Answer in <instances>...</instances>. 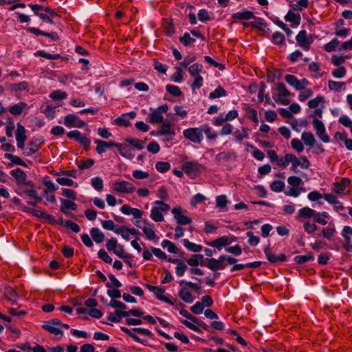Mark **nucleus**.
Wrapping results in <instances>:
<instances>
[{
    "label": "nucleus",
    "instance_id": "nucleus-1",
    "mask_svg": "<svg viewBox=\"0 0 352 352\" xmlns=\"http://www.w3.org/2000/svg\"><path fill=\"white\" fill-rule=\"evenodd\" d=\"M121 330L131 338L135 342L146 345V340L140 338L135 333L146 336L150 338H153V333L147 329L142 327H134L129 329L124 327H121Z\"/></svg>",
    "mask_w": 352,
    "mask_h": 352
},
{
    "label": "nucleus",
    "instance_id": "nucleus-2",
    "mask_svg": "<svg viewBox=\"0 0 352 352\" xmlns=\"http://www.w3.org/2000/svg\"><path fill=\"white\" fill-rule=\"evenodd\" d=\"M153 204L158 206L153 207L151 210L150 217L155 222H162L164 221L163 213L168 211L170 208L168 204L163 201H155Z\"/></svg>",
    "mask_w": 352,
    "mask_h": 352
},
{
    "label": "nucleus",
    "instance_id": "nucleus-3",
    "mask_svg": "<svg viewBox=\"0 0 352 352\" xmlns=\"http://www.w3.org/2000/svg\"><path fill=\"white\" fill-rule=\"evenodd\" d=\"M184 137L195 144H199L204 140L201 126L199 127L188 128L183 131Z\"/></svg>",
    "mask_w": 352,
    "mask_h": 352
},
{
    "label": "nucleus",
    "instance_id": "nucleus-4",
    "mask_svg": "<svg viewBox=\"0 0 352 352\" xmlns=\"http://www.w3.org/2000/svg\"><path fill=\"white\" fill-rule=\"evenodd\" d=\"M61 321L57 318H53L44 322L42 328L49 333L54 335L55 336L61 338L63 336V333L60 329Z\"/></svg>",
    "mask_w": 352,
    "mask_h": 352
},
{
    "label": "nucleus",
    "instance_id": "nucleus-5",
    "mask_svg": "<svg viewBox=\"0 0 352 352\" xmlns=\"http://www.w3.org/2000/svg\"><path fill=\"white\" fill-rule=\"evenodd\" d=\"M168 109V107L166 104L157 107L153 112L148 114V122L151 124L162 122L164 120L163 113H166Z\"/></svg>",
    "mask_w": 352,
    "mask_h": 352
},
{
    "label": "nucleus",
    "instance_id": "nucleus-6",
    "mask_svg": "<svg viewBox=\"0 0 352 352\" xmlns=\"http://www.w3.org/2000/svg\"><path fill=\"white\" fill-rule=\"evenodd\" d=\"M314 129L318 138L324 143H329L330 142L329 136L326 133V129L324 123L320 120L315 118L313 120Z\"/></svg>",
    "mask_w": 352,
    "mask_h": 352
},
{
    "label": "nucleus",
    "instance_id": "nucleus-7",
    "mask_svg": "<svg viewBox=\"0 0 352 352\" xmlns=\"http://www.w3.org/2000/svg\"><path fill=\"white\" fill-rule=\"evenodd\" d=\"M292 167L291 170L296 173V169L298 166H300L302 169H307L310 166V162L308 159L305 156H300L298 158L294 154H292V158L290 159Z\"/></svg>",
    "mask_w": 352,
    "mask_h": 352
},
{
    "label": "nucleus",
    "instance_id": "nucleus-8",
    "mask_svg": "<svg viewBox=\"0 0 352 352\" xmlns=\"http://www.w3.org/2000/svg\"><path fill=\"white\" fill-rule=\"evenodd\" d=\"M112 188L114 191L120 193H131L135 190V187L126 181H118L113 184Z\"/></svg>",
    "mask_w": 352,
    "mask_h": 352
},
{
    "label": "nucleus",
    "instance_id": "nucleus-9",
    "mask_svg": "<svg viewBox=\"0 0 352 352\" xmlns=\"http://www.w3.org/2000/svg\"><path fill=\"white\" fill-rule=\"evenodd\" d=\"M285 80L289 85L294 87L297 90L303 89L309 84L306 78L298 80L295 76L292 74L286 75Z\"/></svg>",
    "mask_w": 352,
    "mask_h": 352
},
{
    "label": "nucleus",
    "instance_id": "nucleus-10",
    "mask_svg": "<svg viewBox=\"0 0 352 352\" xmlns=\"http://www.w3.org/2000/svg\"><path fill=\"white\" fill-rule=\"evenodd\" d=\"M67 137L69 139H74L78 141L81 145L86 147L87 150L91 143V140L85 135L82 134L79 131L74 130L67 133Z\"/></svg>",
    "mask_w": 352,
    "mask_h": 352
},
{
    "label": "nucleus",
    "instance_id": "nucleus-11",
    "mask_svg": "<svg viewBox=\"0 0 352 352\" xmlns=\"http://www.w3.org/2000/svg\"><path fill=\"white\" fill-rule=\"evenodd\" d=\"M63 123L68 128H82L86 124L84 121L79 119V118L75 114H68L65 116Z\"/></svg>",
    "mask_w": 352,
    "mask_h": 352
},
{
    "label": "nucleus",
    "instance_id": "nucleus-12",
    "mask_svg": "<svg viewBox=\"0 0 352 352\" xmlns=\"http://www.w3.org/2000/svg\"><path fill=\"white\" fill-rule=\"evenodd\" d=\"M201 166L195 162H186L182 166V169L186 174L191 177L197 176L200 171Z\"/></svg>",
    "mask_w": 352,
    "mask_h": 352
},
{
    "label": "nucleus",
    "instance_id": "nucleus-13",
    "mask_svg": "<svg viewBox=\"0 0 352 352\" xmlns=\"http://www.w3.org/2000/svg\"><path fill=\"white\" fill-rule=\"evenodd\" d=\"M145 286L151 292L155 295L158 300L165 302L169 305H173V302L171 300L163 295L165 292V289L163 287L153 286L149 284H145Z\"/></svg>",
    "mask_w": 352,
    "mask_h": 352
},
{
    "label": "nucleus",
    "instance_id": "nucleus-14",
    "mask_svg": "<svg viewBox=\"0 0 352 352\" xmlns=\"http://www.w3.org/2000/svg\"><path fill=\"white\" fill-rule=\"evenodd\" d=\"M171 212L174 214V219L179 225H188L192 222V219L190 217L182 214L181 207H175L172 209Z\"/></svg>",
    "mask_w": 352,
    "mask_h": 352
},
{
    "label": "nucleus",
    "instance_id": "nucleus-15",
    "mask_svg": "<svg viewBox=\"0 0 352 352\" xmlns=\"http://www.w3.org/2000/svg\"><path fill=\"white\" fill-rule=\"evenodd\" d=\"M341 234L344 239L343 248L347 252H352V241L351 238L352 236V228L348 226H344Z\"/></svg>",
    "mask_w": 352,
    "mask_h": 352
},
{
    "label": "nucleus",
    "instance_id": "nucleus-16",
    "mask_svg": "<svg viewBox=\"0 0 352 352\" xmlns=\"http://www.w3.org/2000/svg\"><path fill=\"white\" fill-rule=\"evenodd\" d=\"M222 255H221L218 259L215 258H210L208 260L206 263H201V265H205L208 267L210 270L215 271L218 270H223L226 265L224 264L223 260L222 258Z\"/></svg>",
    "mask_w": 352,
    "mask_h": 352
},
{
    "label": "nucleus",
    "instance_id": "nucleus-17",
    "mask_svg": "<svg viewBox=\"0 0 352 352\" xmlns=\"http://www.w3.org/2000/svg\"><path fill=\"white\" fill-rule=\"evenodd\" d=\"M263 251L267 259L271 263L283 262L286 260V256L284 254H280L278 255L274 254L271 251L270 245L265 247Z\"/></svg>",
    "mask_w": 352,
    "mask_h": 352
},
{
    "label": "nucleus",
    "instance_id": "nucleus-18",
    "mask_svg": "<svg viewBox=\"0 0 352 352\" xmlns=\"http://www.w3.org/2000/svg\"><path fill=\"white\" fill-rule=\"evenodd\" d=\"M74 200H69L66 199H60V210L66 215H68L69 212L68 210H76L77 209V204L73 201Z\"/></svg>",
    "mask_w": 352,
    "mask_h": 352
},
{
    "label": "nucleus",
    "instance_id": "nucleus-19",
    "mask_svg": "<svg viewBox=\"0 0 352 352\" xmlns=\"http://www.w3.org/2000/svg\"><path fill=\"white\" fill-rule=\"evenodd\" d=\"M156 134L166 135V140L170 141L173 139L175 133L173 129H171L170 124L166 123L160 125Z\"/></svg>",
    "mask_w": 352,
    "mask_h": 352
},
{
    "label": "nucleus",
    "instance_id": "nucleus-20",
    "mask_svg": "<svg viewBox=\"0 0 352 352\" xmlns=\"http://www.w3.org/2000/svg\"><path fill=\"white\" fill-rule=\"evenodd\" d=\"M296 41L300 44L302 49L307 50L311 41H310L307 36V32L301 30L298 32L296 37Z\"/></svg>",
    "mask_w": 352,
    "mask_h": 352
},
{
    "label": "nucleus",
    "instance_id": "nucleus-21",
    "mask_svg": "<svg viewBox=\"0 0 352 352\" xmlns=\"http://www.w3.org/2000/svg\"><path fill=\"white\" fill-rule=\"evenodd\" d=\"M95 144H97L96 151L98 154H102L106 152V148L114 147L115 142L113 141L105 142L100 140H96Z\"/></svg>",
    "mask_w": 352,
    "mask_h": 352
},
{
    "label": "nucleus",
    "instance_id": "nucleus-22",
    "mask_svg": "<svg viewBox=\"0 0 352 352\" xmlns=\"http://www.w3.org/2000/svg\"><path fill=\"white\" fill-rule=\"evenodd\" d=\"M350 184V179L348 178H343L340 182L333 183V191L338 195H343L344 191Z\"/></svg>",
    "mask_w": 352,
    "mask_h": 352
},
{
    "label": "nucleus",
    "instance_id": "nucleus-23",
    "mask_svg": "<svg viewBox=\"0 0 352 352\" xmlns=\"http://www.w3.org/2000/svg\"><path fill=\"white\" fill-rule=\"evenodd\" d=\"M301 140L306 146L310 148H313L316 142L314 135L310 131H304L301 134Z\"/></svg>",
    "mask_w": 352,
    "mask_h": 352
},
{
    "label": "nucleus",
    "instance_id": "nucleus-24",
    "mask_svg": "<svg viewBox=\"0 0 352 352\" xmlns=\"http://www.w3.org/2000/svg\"><path fill=\"white\" fill-rule=\"evenodd\" d=\"M10 175L15 178L19 184H24L26 181V174L19 168L12 170Z\"/></svg>",
    "mask_w": 352,
    "mask_h": 352
},
{
    "label": "nucleus",
    "instance_id": "nucleus-25",
    "mask_svg": "<svg viewBox=\"0 0 352 352\" xmlns=\"http://www.w3.org/2000/svg\"><path fill=\"white\" fill-rule=\"evenodd\" d=\"M145 234L146 238L149 241H153L156 239L157 236L154 231V225L148 223L146 226H144L142 230Z\"/></svg>",
    "mask_w": 352,
    "mask_h": 352
},
{
    "label": "nucleus",
    "instance_id": "nucleus-26",
    "mask_svg": "<svg viewBox=\"0 0 352 352\" xmlns=\"http://www.w3.org/2000/svg\"><path fill=\"white\" fill-rule=\"evenodd\" d=\"M90 234L93 240L97 243H102L105 238L104 234L98 228H91Z\"/></svg>",
    "mask_w": 352,
    "mask_h": 352
},
{
    "label": "nucleus",
    "instance_id": "nucleus-27",
    "mask_svg": "<svg viewBox=\"0 0 352 352\" xmlns=\"http://www.w3.org/2000/svg\"><path fill=\"white\" fill-rule=\"evenodd\" d=\"M125 311H121L116 309L114 314H109L108 316V320L112 322H119L122 318H126Z\"/></svg>",
    "mask_w": 352,
    "mask_h": 352
},
{
    "label": "nucleus",
    "instance_id": "nucleus-28",
    "mask_svg": "<svg viewBox=\"0 0 352 352\" xmlns=\"http://www.w3.org/2000/svg\"><path fill=\"white\" fill-rule=\"evenodd\" d=\"M229 244L230 242L228 241V238L227 236H221L214 240L211 243H210V245H212L220 250L222 247H225Z\"/></svg>",
    "mask_w": 352,
    "mask_h": 352
},
{
    "label": "nucleus",
    "instance_id": "nucleus-29",
    "mask_svg": "<svg viewBox=\"0 0 352 352\" xmlns=\"http://www.w3.org/2000/svg\"><path fill=\"white\" fill-rule=\"evenodd\" d=\"M201 131L210 140H214L217 138V133L208 124L201 125Z\"/></svg>",
    "mask_w": 352,
    "mask_h": 352
},
{
    "label": "nucleus",
    "instance_id": "nucleus-30",
    "mask_svg": "<svg viewBox=\"0 0 352 352\" xmlns=\"http://www.w3.org/2000/svg\"><path fill=\"white\" fill-rule=\"evenodd\" d=\"M27 107L25 102H19L14 104L9 108V112L14 116H19L22 113L23 109Z\"/></svg>",
    "mask_w": 352,
    "mask_h": 352
},
{
    "label": "nucleus",
    "instance_id": "nucleus-31",
    "mask_svg": "<svg viewBox=\"0 0 352 352\" xmlns=\"http://www.w3.org/2000/svg\"><path fill=\"white\" fill-rule=\"evenodd\" d=\"M56 106H52L48 103H45L41 105V111L47 117L53 118L54 117L55 111L54 109Z\"/></svg>",
    "mask_w": 352,
    "mask_h": 352
},
{
    "label": "nucleus",
    "instance_id": "nucleus-32",
    "mask_svg": "<svg viewBox=\"0 0 352 352\" xmlns=\"http://www.w3.org/2000/svg\"><path fill=\"white\" fill-rule=\"evenodd\" d=\"M178 294L179 298L186 303H192L194 301V298L186 288H182Z\"/></svg>",
    "mask_w": 352,
    "mask_h": 352
},
{
    "label": "nucleus",
    "instance_id": "nucleus-33",
    "mask_svg": "<svg viewBox=\"0 0 352 352\" xmlns=\"http://www.w3.org/2000/svg\"><path fill=\"white\" fill-rule=\"evenodd\" d=\"M21 196L25 195L28 197L37 200V201H41L42 198L38 195L36 190L34 189H23L21 192H19Z\"/></svg>",
    "mask_w": 352,
    "mask_h": 352
},
{
    "label": "nucleus",
    "instance_id": "nucleus-34",
    "mask_svg": "<svg viewBox=\"0 0 352 352\" xmlns=\"http://www.w3.org/2000/svg\"><path fill=\"white\" fill-rule=\"evenodd\" d=\"M38 149V145L34 141H31L24 149L23 154L26 156H31L36 153Z\"/></svg>",
    "mask_w": 352,
    "mask_h": 352
},
{
    "label": "nucleus",
    "instance_id": "nucleus-35",
    "mask_svg": "<svg viewBox=\"0 0 352 352\" xmlns=\"http://www.w3.org/2000/svg\"><path fill=\"white\" fill-rule=\"evenodd\" d=\"M6 298L11 302L12 305H16L17 294L12 287H7L5 292Z\"/></svg>",
    "mask_w": 352,
    "mask_h": 352
},
{
    "label": "nucleus",
    "instance_id": "nucleus-36",
    "mask_svg": "<svg viewBox=\"0 0 352 352\" xmlns=\"http://www.w3.org/2000/svg\"><path fill=\"white\" fill-rule=\"evenodd\" d=\"M125 142L134 146L138 150H142L144 148L145 141H142L137 138H129L125 139Z\"/></svg>",
    "mask_w": 352,
    "mask_h": 352
},
{
    "label": "nucleus",
    "instance_id": "nucleus-37",
    "mask_svg": "<svg viewBox=\"0 0 352 352\" xmlns=\"http://www.w3.org/2000/svg\"><path fill=\"white\" fill-rule=\"evenodd\" d=\"M183 245L188 250L193 252H199L202 250V246L195 244L194 243H192L186 239H183Z\"/></svg>",
    "mask_w": 352,
    "mask_h": 352
},
{
    "label": "nucleus",
    "instance_id": "nucleus-38",
    "mask_svg": "<svg viewBox=\"0 0 352 352\" xmlns=\"http://www.w3.org/2000/svg\"><path fill=\"white\" fill-rule=\"evenodd\" d=\"M232 17L235 19L248 20L254 17V13L251 11L238 12Z\"/></svg>",
    "mask_w": 352,
    "mask_h": 352
},
{
    "label": "nucleus",
    "instance_id": "nucleus-39",
    "mask_svg": "<svg viewBox=\"0 0 352 352\" xmlns=\"http://www.w3.org/2000/svg\"><path fill=\"white\" fill-rule=\"evenodd\" d=\"M316 211L309 207H304L299 210L298 218H310L314 217Z\"/></svg>",
    "mask_w": 352,
    "mask_h": 352
},
{
    "label": "nucleus",
    "instance_id": "nucleus-40",
    "mask_svg": "<svg viewBox=\"0 0 352 352\" xmlns=\"http://www.w3.org/2000/svg\"><path fill=\"white\" fill-rule=\"evenodd\" d=\"M314 258V254L312 252H309L305 255H298L295 256L294 261L298 264H303L309 261L313 260Z\"/></svg>",
    "mask_w": 352,
    "mask_h": 352
},
{
    "label": "nucleus",
    "instance_id": "nucleus-41",
    "mask_svg": "<svg viewBox=\"0 0 352 352\" xmlns=\"http://www.w3.org/2000/svg\"><path fill=\"white\" fill-rule=\"evenodd\" d=\"M227 95L226 91L221 86L217 87L212 92L210 93L209 98L215 99Z\"/></svg>",
    "mask_w": 352,
    "mask_h": 352
},
{
    "label": "nucleus",
    "instance_id": "nucleus-42",
    "mask_svg": "<svg viewBox=\"0 0 352 352\" xmlns=\"http://www.w3.org/2000/svg\"><path fill=\"white\" fill-rule=\"evenodd\" d=\"M115 233L120 234L122 239L126 241H129L130 239V233L129 232V228L124 226H118L115 230Z\"/></svg>",
    "mask_w": 352,
    "mask_h": 352
},
{
    "label": "nucleus",
    "instance_id": "nucleus-43",
    "mask_svg": "<svg viewBox=\"0 0 352 352\" xmlns=\"http://www.w3.org/2000/svg\"><path fill=\"white\" fill-rule=\"evenodd\" d=\"M162 248H167V250L170 253L176 254L177 253L178 248L175 245V244L170 241L168 240H163L161 243Z\"/></svg>",
    "mask_w": 352,
    "mask_h": 352
},
{
    "label": "nucleus",
    "instance_id": "nucleus-44",
    "mask_svg": "<svg viewBox=\"0 0 352 352\" xmlns=\"http://www.w3.org/2000/svg\"><path fill=\"white\" fill-rule=\"evenodd\" d=\"M26 131L23 126L18 123L16 125V140H26Z\"/></svg>",
    "mask_w": 352,
    "mask_h": 352
},
{
    "label": "nucleus",
    "instance_id": "nucleus-45",
    "mask_svg": "<svg viewBox=\"0 0 352 352\" xmlns=\"http://www.w3.org/2000/svg\"><path fill=\"white\" fill-rule=\"evenodd\" d=\"M286 21L294 23L296 25H299L300 21V15L295 14L292 11H289L285 16Z\"/></svg>",
    "mask_w": 352,
    "mask_h": 352
},
{
    "label": "nucleus",
    "instance_id": "nucleus-46",
    "mask_svg": "<svg viewBox=\"0 0 352 352\" xmlns=\"http://www.w3.org/2000/svg\"><path fill=\"white\" fill-rule=\"evenodd\" d=\"M328 216L329 214L327 212H322L321 213L316 212L314 219L316 222L324 226L327 223L325 218L328 217Z\"/></svg>",
    "mask_w": 352,
    "mask_h": 352
},
{
    "label": "nucleus",
    "instance_id": "nucleus-47",
    "mask_svg": "<svg viewBox=\"0 0 352 352\" xmlns=\"http://www.w3.org/2000/svg\"><path fill=\"white\" fill-rule=\"evenodd\" d=\"M108 277H109V280H111V283L107 282L106 283L107 287H108V288H112V287L119 288V287H122V283L116 278V276L113 274H109L108 275Z\"/></svg>",
    "mask_w": 352,
    "mask_h": 352
},
{
    "label": "nucleus",
    "instance_id": "nucleus-48",
    "mask_svg": "<svg viewBox=\"0 0 352 352\" xmlns=\"http://www.w3.org/2000/svg\"><path fill=\"white\" fill-rule=\"evenodd\" d=\"M345 83L342 82H337L334 80L328 81V87L329 89L333 91H340L344 88Z\"/></svg>",
    "mask_w": 352,
    "mask_h": 352
},
{
    "label": "nucleus",
    "instance_id": "nucleus-49",
    "mask_svg": "<svg viewBox=\"0 0 352 352\" xmlns=\"http://www.w3.org/2000/svg\"><path fill=\"white\" fill-rule=\"evenodd\" d=\"M67 93L60 90H55L50 94V98L54 100H62L67 98Z\"/></svg>",
    "mask_w": 352,
    "mask_h": 352
},
{
    "label": "nucleus",
    "instance_id": "nucleus-50",
    "mask_svg": "<svg viewBox=\"0 0 352 352\" xmlns=\"http://www.w3.org/2000/svg\"><path fill=\"white\" fill-rule=\"evenodd\" d=\"M203 69V66L199 63H195L188 67L190 74L195 77L199 76V73Z\"/></svg>",
    "mask_w": 352,
    "mask_h": 352
},
{
    "label": "nucleus",
    "instance_id": "nucleus-51",
    "mask_svg": "<svg viewBox=\"0 0 352 352\" xmlns=\"http://www.w3.org/2000/svg\"><path fill=\"white\" fill-rule=\"evenodd\" d=\"M323 198L329 204H332L334 205H339V208L340 209H344V207L341 202L337 201L336 196L331 194H324Z\"/></svg>",
    "mask_w": 352,
    "mask_h": 352
},
{
    "label": "nucleus",
    "instance_id": "nucleus-52",
    "mask_svg": "<svg viewBox=\"0 0 352 352\" xmlns=\"http://www.w3.org/2000/svg\"><path fill=\"white\" fill-rule=\"evenodd\" d=\"M285 187V183L283 181L276 180L273 182L270 185V188L276 192H281Z\"/></svg>",
    "mask_w": 352,
    "mask_h": 352
},
{
    "label": "nucleus",
    "instance_id": "nucleus-53",
    "mask_svg": "<svg viewBox=\"0 0 352 352\" xmlns=\"http://www.w3.org/2000/svg\"><path fill=\"white\" fill-rule=\"evenodd\" d=\"M272 41L274 44L280 45L284 43L285 36L281 32H276L272 34Z\"/></svg>",
    "mask_w": 352,
    "mask_h": 352
},
{
    "label": "nucleus",
    "instance_id": "nucleus-54",
    "mask_svg": "<svg viewBox=\"0 0 352 352\" xmlns=\"http://www.w3.org/2000/svg\"><path fill=\"white\" fill-rule=\"evenodd\" d=\"M179 41L185 46L190 45L195 42V39L192 38L189 33L185 32L184 35L179 38Z\"/></svg>",
    "mask_w": 352,
    "mask_h": 352
},
{
    "label": "nucleus",
    "instance_id": "nucleus-55",
    "mask_svg": "<svg viewBox=\"0 0 352 352\" xmlns=\"http://www.w3.org/2000/svg\"><path fill=\"white\" fill-rule=\"evenodd\" d=\"M292 158V154L287 153L284 157L278 158L276 160L277 164L283 168H286L289 163H291L290 159Z\"/></svg>",
    "mask_w": 352,
    "mask_h": 352
},
{
    "label": "nucleus",
    "instance_id": "nucleus-56",
    "mask_svg": "<svg viewBox=\"0 0 352 352\" xmlns=\"http://www.w3.org/2000/svg\"><path fill=\"white\" fill-rule=\"evenodd\" d=\"M126 114H122L121 116L114 120L115 124L120 126H128L130 124V122L126 118Z\"/></svg>",
    "mask_w": 352,
    "mask_h": 352
},
{
    "label": "nucleus",
    "instance_id": "nucleus-57",
    "mask_svg": "<svg viewBox=\"0 0 352 352\" xmlns=\"http://www.w3.org/2000/svg\"><path fill=\"white\" fill-rule=\"evenodd\" d=\"M5 157L6 158L10 160L12 163L14 164L26 166V164L19 157L16 155H14L12 154H6Z\"/></svg>",
    "mask_w": 352,
    "mask_h": 352
},
{
    "label": "nucleus",
    "instance_id": "nucleus-58",
    "mask_svg": "<svg viewBox=\"0 0 352 352\" xmlns=\"http://www.w3.org/2000/svg\"><path fill=\"white\" fill-rule=\"evenodd\" d=\"M113 253L121 258H130L129 254H124V248L122 245L118 244L116 248L113 250Z\"/></svg>",
    "mask_w": 352,
    "mask_h": 352
},
{
    "label": "nucleus",
    "instance_id": "nucleus-59",
    "mask_svg": "<svg viewBox=\"0 0 352 352\" xmlns=\"http://www.w3.org/2000/svg\"><path fill=\"white\" fill-rule=\"evenodd\" d=\"M155 168L160 173H163L168 171L170 169V164L169 162H159L156 163Z\"/></svg>",
    "mask_w": 352,
    "mask_h": 352
},
{
    "label": "nucleus",
    "instance_id": "nucleus-60",
    "mask_svg": "<svg viewBox=\"0 0 352 352\" xmlns=\"http://www.w3.org/2000/svg\"><path fill=\"white\" fill-rule=\"evenodd\" d=\"M166 90L174 96H180L182 94L180 89L175 85H167L166 86Z\"/></svg>",
    "mask_w": 352,
    "mask_h": 352
},
{
    "label": "nucleus",
    "instance_id": "nucleus-61",
    "mask_svg": "<svg viewBox=\"0 0 352 352\" xmlns=\"http://www.w3.org/2000/svg\"><path fill=\"white\" fill-rule=\"evenodd\" d=\"M91 185L98 191H100L103 188V181L100 177H95L91 179Z\"/></svg>",
    "mask_w": 352,
    "mask_h": 352
},
{
    "label": "nucleus",
    "instance_id": "nucleus-62",
    "mask_svg": "<svg viewBox=\"0 0 352 352\" xmlns=\"http://www.w3.org/2000/svg\"><path fill=\"white\" fill-rule=\"evenodd\" d=\"M109 306L121 311H125V309H126V306L123 302L115 299H112L110 301V302L109 303Z\"/></svg>",
    "mask_w": 352,
    "mask_h": 352
},
{
    "label": "nucleus",
    "instance_id": "nucleus-63",
    "mask_svg": "<svg viewBox=\"0 0 352 352\" xmlns=\"http://www.w3.org/2000/svg\"><path fill=\"white\" fill-rule=\"evenodd\" d=\"M64 226L72 230L75 233L79 232L80 230V226L77 223L70 220H65L64 221Z\"/></svg>",
    "mask_w": 352,
    "mask_h": 352
},
{
    "label": "nucleus",
    "instance_id": "nucleus-64",
    "mask_svg": "<svg viewBox=\"0 0 352 352\" xmlns=\"http://www.w3.org/2000/svg\"><path fill=\"white\" fill-rule=\"evenodd\" d=\"M102 226L104 229L108 230H112L115 232V230L118 226H117L114 222L111 220H104L101 222Z\"/></svg>",
    "mask_w": 352,
    "mask_h": 352
}]
</instances>
